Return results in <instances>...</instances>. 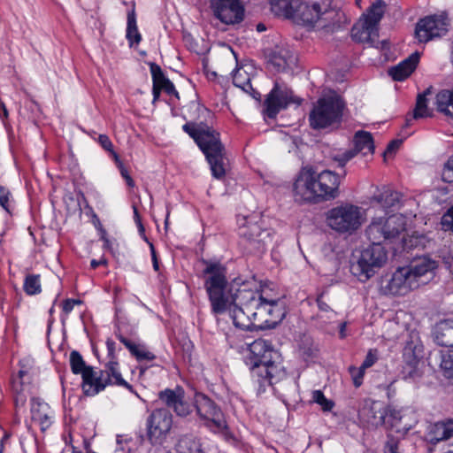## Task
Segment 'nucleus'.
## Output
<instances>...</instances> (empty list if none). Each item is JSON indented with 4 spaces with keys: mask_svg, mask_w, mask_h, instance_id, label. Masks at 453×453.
Instances as JSON below:
<instances>
[{
    "mask_svg": "<svg viewBox=\"0 0 453 453\" xmlns=\"http://www.w3.org/2000/svg\"><path fill=\"white\" fill-rule=\"evenodd\" d=\"M342 176L330 170L318 173L311 168H303L293 185L296 201L303 203H320L335 199Z\"/></svg>",
    "mask_w": 453,
    "mask_h": 453,
    "instance_id": "nucleus-1",
    "label": "nucleus"
},
{
    "mask_svg": "<svg viewBox=\"0 0 453 453\" xmlns=\"http://www.w3.org/2000/svg\"><path fill=\"white\" fill-rule=\"evenodd\" d=\"M200 263L205 265L202 272L204 278V288L211 303V312L214 315L225 313L231 310L230 296L226 294L227 287L226 267L219 260L202 257Z\"/></svg>",
    "mask_w": 453,
    "mask_h": 453,
    "instance_id": "nucleus-2",
    "label": "nucleus"
},
{
    "mask_svg": "<svg viewBox=\"0 0 453 453\" xmlns=\"http://www.w3.org/2000/svg\"><path fill=\"white\" fill-rule=\"evenodd\" d=\"M273 12L279 17H284L291 19L294 23L312 27L320 19H332L333 16H340L333 11L325 10L321 11L320 5L314 2H304L303 0H274L273 3Z\"/></svg>",
    "mask_w": 453,
    "mask_h": 453,
    "instance_id": "nucleus-3",
    "label": "nucleus"
},
{
    "mask_svg": "<svg viewBox=\"0 0 453 453\" xmlns=\"http://www.w3.org/2000/svg\"><path fill=\"white\" fill-rule=\"evenodd\" d=\"M69 363L72 372L81 375V388L86 396L96 395L111 383L110 378L104 377V372H96L93 366L88 365L78 350L70 352Z\"/></svg>",
    "mask_w": 453,
    "mask_h": 453,
    "instance_id": "nucleus-4",
    "label": "nucleus"
},
{
    "mask_svg": "<svg viewBox=\"0 0 453 453\" xmlns=\"http://www.w3.org/2000/svg\"><path fill=\"white\" fill-rule=\"evenodd\" d=\"M361 419L371 426L378 427L385 423V418L388 416L391 419V426L395 427V431L401 434H406L411 425L403 423L404 415L400 411L388 409L381 402L365 401L363 408L359 411Z\"/></svg>",
    "mask_w": 453,
    "mask_h": 453,
    "instance_id": "nucleus-5",
    "label": "nucleus"
},
{
    "mask_svg": "<svg viewBox=\"0 0 453 453\" xmlns=\"http://www.w3.org/2000/svg\"><path fill=\"white\" fill-rule=\"evenodd\" d=\"M365 219V210L352 203L334 207L326 213L328 226L341 234H352L362 226Z\"/></svg>",
    "mask_w": 453,
    "mask_h": 453,
    "instance_id": "nucleus-6",
    "label": "nucleus"
},
{
    "mask_svg": "<svg viewBox=\"0 0 453 453\" xmlns=\"http://www.w3.org/2000/svg\"><path fill=\"white\" fill-rule=\"evenodd\" d=\"M384 7L385 3L380 0L372 4L367 13L364 14L352 27L351 35L354 40L379 47L375 44V39L379 37L378 26L384 14Z\"/></svg>",
    "mask_w": 453,
    "mask_h": 453,
    "instance_id": "nucleus-7",
    "label": "nucleus"
},
{
    "mask_svg": "<svg viewBox=\"0 0 453 453\" xmlns=\"http://www.w3.org/2000/svg\"><path fill=\"white\" fill-rule=\"evenodd\" d=\"M388 259V254L382 245L372 243L365 249L357 262L350 265V272L360 281L365 282L372 277L376 269L381 267Z\"/></svg>",
    "mask_w": 453,
    "mask_h": 453,
    "instance_id": "nucleus-8",
    "label": "nucleus"
},
{
    "mask_svg": "<svg viewBox=\"0 0 453 453\" xmlns=\"http://www.w3.org/2000/svg\"><path fill=\"white\" fill-rule=\"evenodd\" d=\"M405 230V219L402 215H391L387 219L382 217L372 220L365 230L371 243L382 245L385 241H390L399 236Z\"/></svg>",
    "mask_w": 453,
    "mask_h": 453,
    "instance_id": "nucleus-9",
    "label": "nucleus"
},
{
    "mask_svg": "<svg viewBox=\"0 0 453 453\" xmlns=\"http://www.w3.org/2000/svg\"><path fill=\"white\" fill-rule=\"evenodd\" d=\"M343 103L338 96H328L318 101L310 113V124L314 129L326 128L339 121Z\"/></svg>",
    "mask_w": 453,
    "mask_h": 453,
    "instance_id": "nucleus-10",
    "label": "nucleus"
},
{
    "mask_svg": "<svg viewBox=\"0 0 453 453\" xmlns=\"http://www.w3.org/2000/svg\"><path fill=\"white\" fill-rule=\"evenodd\" d=\"M215 19L225 25H237L245 18V7L242 0H210Z\"/></svg>",
    "mask_w": 453,
    "mask_h": 453,
    "instance_id": "nucleus-11",
    "label": "nucleus"
},
{
    "mask_svg": "<svg viewBox=\"0 0 453 453\" xmlns=\"http://www.w3.org/2000/svg\"><path fill=\"white\" fill-rule=\"evenodd\" d=\"M291 103L300 104L301 100L296 98L293 92L288 88H282L278 83H275L273 88L267 95L264 103V117L265 119H273L277 114L288 107Z\"/></svg>",
    "mask_w": 453,
    "mask_h": 453,
    "instance_id": "nucleus-12",
    "label": "nucleus"
},
{
    "mask_svg": "<svg viewBox=\"0 0 453 453\" xmlns=\"http://www.w3.org/2000/svg\"><path fill=\"white\" fill-rule=\"evenodd\" d=\"M105 344L107 348L108 361L104 365V369L100 370V372H104V378H110V380H111V383L109 384V386L123 387L127 388L130 393L138 396V394L134 388V387L123 379L122 374L119 371V363L116 353V342L111 338H108L106 340Z\"/></svg>",
    "mask_w": 453,
    "mask_h": 453,
    "instance_id": "nucleus-13",
    "label": "nucleus"
},
{
    "mask_svg": "<svg viewBox=\"0 0 453 453\" xmlns=\"http://www.w3.org/2000/svg\"><path fill=\"white\" fill-rule=\"evenodd\" d=\"M157 396L166 410L173 411L179 417H187L193 411V405L186 400L185 390L180 386L161 390Z\"/></svg>",
    "mask_w": 453,
    "mask_h": 453,
    "instance_id": "nucleus-14",
    "label": "nucleus"
},
{
    "mask_svg": "<svg viewBox=\"0 0 453 453\" xmlns=\"http://www.w3.org/2000/svg\"><path fill=\"white\" fill-rule=\"evenodd\" d=\"M147 437L151 444L158 443L171 429L173 417L166 409H157L147 418Z\"/></svg>",
    "mask_w": 453,
    "mask_h": 453,
    "instance_id": "nucleus-15",
    "label": "nucleus"
},
{
    "mask_svg": "<svg viewBox=\"0 0 453 453\" xmlns=\"http://www.w3.org/2000/svg\"><path fill=\"white\" fill-rule=\"evenodd\" d=\"M448 23L443 16H427L418 20L415 28V36L419 42H427L444 35L448 31Z\"/></svg>",
    "mask_w": 453,
    "mask_h": 453,
    "instance_id": "nucleus-16",
    "label": "nucleus"
},
{
    "mask_svg": "<svg viewBox=\"0 0 453 453\" xmlns=\"http://www.w3.org/2000/svg\"><path fill=\"white\" fill-rule=\"evenodd\" d=\"M286 315V311L280 302L258 303L257 304V317L260 323L257 330L272 329L277 326Z\"/></svg>",
    "mask_w": 453,
    "mask_h": 453,
    "instance_id": "nucleus-17",
    "label": "nucleus"
},
{
    "mask_svg": "<svg viewBox=\"0 0 453 453\" xmlns=\"http://www.w3.org/2000/svg\"><path fill=\"white\" fill-rule=\"evenodd\" d=\"M127 325L123 322H119L115 325L114 335L115 337L129 350L130 354L135 357L138 362L148 360L152 361L156 356L148 351L144 345L136 344L128 336L135 334L134 328L127 329Z\"/></svg>",
    "mask_w": 453,
    "mask_h": 453,
    "instance_id": "nucleus-18",
    "label": "nucleus"
},
{
    "mask_svg": "<svg viewBox=\"0 0 453 453\" xmlns=\"http://www.w3.org/2000/svg\"><path fill=\"white\" fill-rule=\"evenodd\" d=\"M438 266V261L428 256H424L413 260L406 268L411 271V279L418 288L421 285H426L434 277Z\"/></svg>",
    "mask_w": 453,
    "mask_h": 453,
    "instance_id": "nucleus-19",
    "label": "nucleus"
},
{
    "mask_svg": "<svg viewBox=\"0 0 453 453\" xmlns=\"http://www.w3.org/2000/svg\"><path fill=\"white\" fill-rule=\"evenodd\" d=\"M374 151L373 139L370 133L358 131L354 136V149L347 150L342 154L335 155L334 160L343 167L348 161L353 158L357 153L364 156L372 154Z\"/></svg>",
    "mask_w": 453,
    "mask_h": 453,
    "instance_id": "nucleus-20",
    "label": "nucleus"
},
{
    "mask_svg": "<svg viewBox=\"0 0 453 453\" xmlns=\"http://www.w3.org/2000/svg\"><path fill=\"white\" fill-rule=\"evenodd\" d=\"M182 130L195 141L201 150H205L206 146L220 136L217 130L203 121L198 124L192 121L187 122L182 126Z\"/></svg>",
    "mask_w": 453,
    "mask_h": 453,
    "instance_id": "nucleus-21",
    "label": "nucleus"
},
{
    "mask_svg": "<svg viewBox=\"0 0 453 453\" xmlns=\"http://www.w3.org/2000/svg\"><path fill=\"white\" fill-rule=\"evenodd\" d=\"M201 151L204 154L211 170L212 176L220 180L226 175V169L223 163L225 147L220 141V136L211 142Z\"/></svg>",
    "mask_w": 453,
    "mask_h": 453,
    "instance_id": "nucleus-22",
    "label": "nucleus"
},
{
    "mask_svg": "<svg viewBox=\"0 0 453 453\" xmlns=\"http://www.w3.org/2000/svg\"><path fill=\"white\" fill-rule=\"evenodd\" d=\"M257 347L264 349V353L257 359V375L268 380V384L271 385L270 380L276 370L274 363L278 353L263 340H257Z\"/></svg>",
    "mask_w": 453,
    "mask_h": 453,
    "instance_id": "nucleus-23",
    "label": "nucleus"
},
{
    "mask_svg": "<svg viewBox=\"0 0 453 453\" xmlns=\"http://www.w3.org/2000/svg\"><path fill=\"white\" fill-rule=\"evenodd\" d=\"M410 272L406 266L398 268L385 287L386 291L394 296H404L411 290L418 288Z\"/></svg>",
    "mask_w": 453,
    "mask_h": 453,
    "instance_id": "nucleus-24",
    "label": "nucleus"
},
{
    "mask_svg": "<svg viewBox=\"0 0 453 453\" xmlns=\"http://www.w3.org/2000/svg\"><path fill=\"white\" fill-rule=\"evenodd\" d=\"M191 404L202 419L217 423L221 415V411L215 402L203 393H196L194 403Z\"/></svg>",
    "mask_w": 453,
    "mask_h": 453,
    "instance_id": "nucleus-25",
    "label": "nucleus"
},
{
    "mask_svg": "<svg viewBox=\"0 0 453 453\" xmlns=\"http://www.w3.org/2000/svg\"><path fill=\"white\" fill-rule=\"evenodd\" d=\"M263 54L266 63L276 71L284 70L286 66L291 65L295 60L290 50L280 47H276L275 49L265 48Z\"/></svg>",
    "mask_w": 453,
    "mask_h": 453,
    "instance_id": "nucleus-26",
    "label": "nucleus"
},
{
    "mask_svg": "<svg viewBox=\"0 0 453 453\" xmlns=\"http://www.w3.org/2000/svg\"><path fill=\"white\" fill-rule=\"evenodd\" d=\"M255 65L250 61V64H244L236 67L233 73V83L235 87L242 88L244 92L255 98V89L252 87L251 80Z\"/></svg>",
    "mask_w": 453,
    "mask_h": 453,
    "instance_id": "nucleus-27",
    "label": "nucleus"
},
{
    "mask_svg": "<svg viewBox=\"0 0 453 453\" xmlns=\"http://www.w3.org/2000/svg\"><path fill=\"white\" fill-rule=\"evenodd\" d=\"M50 407L39 397L31 399V417L32 420L37 422L42 432L46 431L51 425Z\"/></svg>",
    "mask_w": 453,
    "mask_h": 453,
    "instance_id": "nucleus-28",
    "label": "nucleus"
},
{
    "mask_svg": "<svg viewBox=\"0 0 453 453\" xmlns=\"http://www.w3.org/2000/svg\"><path fill=\"white\" fill-rule=\"evenodd\" d=\"M419 60L418 52L412 53L409 58L389 69V74L395 81H403L416 69Z\"/></svg>",
    "mask_w": 453,
    "mask_h": 453,
    "instance_id": "nucleus-29",
    "label": "nucleus"
},
{
    "mask_svg": "<svg viewBox=\"0 0 453 453\" xmlns=\"http://www.w3.org/2000/svg\"><path fill=\"white\" fill-rule=\"evenodd\" d=\"M252 216H237L238 235L240 237V245L247 248L252 245L254 239V223Z\"/></svg>",
    "mask_w": 453,
    "mask_h": 453,
    "instance_id": "nucleus-30",
    "label": "nucleus"
},
{
    "mask_svg": "<svg viewBox=\"0 0 453 453\" xmlns=\"http://www.w3.org/2000/svg\"><path fill=\"white\" fill-rule=\"evenodd\" d=\"M451 436H453V419L432 425L427 434V440L431 443L436 444L439 441L449 439Z\"/></svg>",
    "mask_w": 453,
    "mask_h": 453,
    "instance_id": "nucleus-31",
    "label": "nucleus"
},
{
    "mask_svg": "<svg viewBox=\"0 0 453 453\" xmlns=\"http://www.w3.org/2000/svg\"><path fill=\"white\" fill-rule=\"evenodd\" d=\"M434 339L439 345L453 347V319H446L436 325Z\"/></svg>",
    "mask_w": 453,
    "mask_h": 453,
    "instance_id": "nucleus-32",
    "label": "nucleus"
},
{
    "mask_svg": "<svg viewBox=\"0 0 453 453\" xmlns=\"http://www.w3.org/2000/svg\"><path fill=\"white\" fill-rule=\"evenodd\" d=\"M131 9L127 11V31L126 38L128 41L129 46L132 47L134 44H139L142 41V35L138 31L136 24V12H135V2H131Z\"/></svg>",
    "mask_w": 453,
    "mask_h": 453,
    "instance_id": "nucleus-33",
    "label": "nucleus"
},
{
    "mask_svg": "<svg viewBox=\"0 0 453 453\" xmlns=\"http://www.w3.org/2000/svg\"><path fill=\"white\" fill-rule=\"evenodd\" d=\"M437 111L453 118V91L441 90L435 97Z\"/></svg>",
    "mask_w": 453,
    "mask_h": 453,
    "instance_id": "nucleus-34",
    "label": "nucleus"
},
{
    "mask_svg": "<svg viewBox=\"0 0 453 453\" xmlns=\"http://www.w3.org/2000/svg\"><path fill=\"white\" fill-rule=\"evenodd\" d=\"M372 199L383 208H394L400 201V194L390 188H383V189L378 195H374Z\"/></svg>",
    "mask_w": 453,
    "mask_h": 453,
    "instance_id": "nucleus-35",
    "label": "nucleus"
},
{
    "mask_svg": "<svg viewBox=\"0 0 453 453\" xmlns=\"http://www.w3.org/2000/svg\"><path fill=\"white\" fill-rule=\"evenodd\" d=\"M230 317L235 327L247 331L255 329V324L245 315L241 307L234 305V309L230 310Z\"/></svg>",
    "mask_w": 453,
    "mask_h": 453,
    "instance_id": "nucleus-36",
    "label": "nucleus"
},
{
    "mask_svg": "<svg viewBox=\"0 0 453 453\" xmlns=\"http://www.w3.org/2000/svg\"><path fill=\"white\" fill-rule=\"evenodd\" d=\"M259 303L280 302L276 286L272 281H261L259 286Z\"/></svg>",
    "mask_w": 453,
    "mask_h": 453,
    "instance_id": "nucleus-37",
    "label": "nucleus"
},
{
    "mask_svg": "<svg viewBox=\"0 0 453 453\" xmlns=\"http://www.w3.org/2000/svg\"><path fill=\"white\" fill-rule=\"evenodd\" d=\"M422 357V347L408 343L403 349V359L405 365L419 366L420 358Z\"/></svg>",
    "mask_w": 453,
    "mask_h": 453,
    "instance_id": "nucleus-38",
    "label": "nucleus"
},
{
    "mask_svg": "<svg viewBox=\"0 0 453 453\" xmlns=\"http://www.w3.org/2000/svg\"><path fill=\"white\" fill-rule=\"evenodd\" d=\"M431 94L430 88H427L417 97L416 107L413 111V119L425 118L430 116L429 109L427 108L426 96Z\"/></svg>",
    "mask_w": 453,
    "mask_h": 453,
    "instance_id": "nucleus-39",
    "label": "nucleus"
},
{
    "mask_svg": "<svg viewBox=\"0 0 453 453\" xmlns=\"http://www.w3.org/2000/svg\"><path fill=\"white\" fill-rule=\"evenodd\" d=\"M150 71L152 78V86L159 88L162 89V87H165L170 80L165 76L162 68L154 62H150L149 64Z\"/></svg>",
    "mask_w": 453,
    "mask_h": 453,
    "instance_id": "nucleus-40",
    "label": "nucleus"
},
{
    "mask_svg": "<svg viewBox=\"0 0 453 453\" xmlns=\"http://www.w3.org/2000/svg\"><path fill=\"white\" fill-rule=\"evenodd\" d=\"M23 289L28 296H35L42 292L40 276L27 274L24 280Z\"/></svg>",
    "mask_w": 453,
    "mask_h": 453,
    "instance_id": "nucleus-41",
    "label": "nucleus"
},
{
    "mask_svg": "<svg viewBox=\"0 0 453 453\" xmlns=\"http://www.w3.org/2000/svg\"><path fill=\"white\" fill-rule=\"evenodd\" d=\"M440 367L444 376L453 380V349L441 354Z\"/></svg>",
    "mask_w": 453,
    "mask_h": 453,
    "instance_id": "nucleus-42",
    "label": "nucleus"
},
{
    "mask_svg": "<svg viewBox=\"0 0 453 453\" xmlns=\"http://www.w3.org/2000/svg\"><path fill=\"white\" fill-rule=\"evenodd\" d=\"M253 342H246L243 345L240 346V353L243 356V361L250 370L255 369V351L253 350Z\"/></svg>",
    "mask_w": 453,
    "mask_h": 453,
    "instance_id": "nucleus-43",
    "label": "nucleus"
},
{
    "mask_svg": "<svg viewBox=\"0 0 453 453\" xmlns=\"http://www.w3.org/2000/svg\"><path fill=\"white\" fill-rule=\"evenodd\" d=\"M114 162L117 165V166L119 170L120 175L125 180L127 187L133 188L135 186V182L133 180V178L131 177V175L129 174V172L127 169V167L122 163L119 154H114Z\"/></svg>",
    "mask_w": 453,
    "mask_h": 453,
    "instance_id": "nucleus-44",
    "label": "nucleus"
},
{
    "mask_svg": "<svg viewBox=\"0 0 453 453\" xmlns=\"http://www.w3.org/2000/svg\"><path fill=\"white\" fill-rule=\"evenodd\" d=\"M12 195L4 186L0 184V206L10 215L12 214V209L10 205Z\"/></svg>",
    "mask_w": 453,
    "mask_h": 453,
    "instance_id": "nucleus-45",
    "label": "nucleus"
},
{
    "mask_svg": "<svg viewBox=\"0 0 453 453\" xmlns=\"http://www.w3.org/2000/svg\"><path fill=\"white\" fill-rule=\"evenodd\" d=\"M312 400L319 404L324 411H330L334 406V403L327 400L320 390L312 392Z\"/></svg>",
    "mask_w": 453,
    "mask_h": 453,
    "instance_id": "nucleus-46",
    "label": "nucleus"
},
{
    "mask_svg": "<svg viewBox=\"0 0 453 453\" xmlns=\"http://www.w3.org/2000/svg\"><path fill=\"white\" fill-rule=\"evenodd\" d=\"M365 370L366 369L363 368V366L358 368L355 366H349V372L356 388H359L362 385Z\"/></svg>",
    "mask_w": 453,
    "mask_h": 453,
    "instance_id": "nucleus-47",
    "label": "nucleus"
},
{
    "mask_svg": "<svg viewBox=\"0 0 453 453\" xmlns=\"http://www.w3.org/2000/svg\"><path fill=\"white\" fill-rule=\"evenodd\" d=\"M22 382L19 385L15 380L12 382V388L15 391L14 403L16 407H23L27 402V396L22 393Z\"/></svg>",
    "mask_w": 453,
    "mask_h": 453,
    "instance_id": "nucleus-48",
    "label": "nucleus"
},
{
    "mask_svg": "<svg viewBox=\"0 0 453 453\" xmlns=\"http://www.w3.org/2000/svg\"><path fill=\"white\" fill-rule=\"evenodd\" d=\"M273 231L272 229H265L259 233V240L257 242L261 243L262 251L273 244Z\"/></svg>",
    "mask_w": 453,
    "mask_h": 453,
    "instance_id": "nucleus-49",
    "label": "nucleus"
},
{
    "mask_svg": "<svg viewBox=\"0 0 453 453\" xmlns=\"http://www.w3.org/2000/svg\"><path fill=\"white\" fill-rule=\"evenodd\" d=\"M403 374L404 379H410L415 380L421 377V371L418 365H405L403 369Z\"/></svg>",
    "mask_w": 453,
    "mask_h": 453,
    "instance_id": "nucleus-50",
    "label": "nucleus"
},
{
    "mask_svg": "<svg viewBox=\"0 0 453 453\" xmlns=\"http://www.w3.org/2000/svg\"><path fill=\"white\" fill-rule=\"evenodd\" d=\"M97 142L101 145V147L104 150L108 151L114 159V154L118 153L113 150V144L109 136L107 134H99Z\"/></svg>",
    "mask_w": 453,
    "mask_h": 453,
    "instance_id": "nucleus-51",
    "label": "nucleus"
},
{
    "mask_svg": "<svg viewBox=\"0 0 453 453\" xmlns=\"http://www.w3.org/2000/svg\"><path fill=\"white\" fill-rule=\"evenodd\" d=\"M441 178L445 182H453V156L444 165L441 172Z\"/></svg>",
    "mask_w": 453,
    "mask_h": 453,
    "instance_id": "nucleus-52",
    "label": "nucleus"
},
{
    "mask_svg": "<svg viewBox=\"0 0 453 453\" xmlns=\"http://www.w3.org/2000/svg\"><path fill=\"white\" fill-rule=\"evenodd\" d=\"M377 360H378L377 350L370 349L368 351L363 364L361 365V366H363V368H365V369H367V368L372 366L376 363Z\"/></svg>",
    "mask_w": 453,
    "mask_h": 453,
    "instance_id": "nucleus-53",
    "label": "nucleus"
},
{
    "mask_svg": "<svg viewBox=\"0 0 453 453\" xmlns=\"http://www.w3.org/2000/svg\"><path fill=\"white\" fill-rule=\"evenodd\" d=\"M385 453H400L399 441L393 437H388L385 445Z\"/></svg>",
    "mask_w": 453,
    "mask_h": 453,
    "instance_id": "nucleus-54",
    "label": "nucleus"
},
{
    "mask_svg": "<svg viewBox=\"0 0 453 453\" xmlns=\"http://www.w3.org/2000/svg\"><path fill=\"white\" fill-rule=\"evenodd\" d=\"M189 107L191 109H194L195 111L198 113V116L200 114H207L208 116H211L212 112L211 110H209L207 107H205L203 104H200L198 101H192L189 104Z\"/></svg>",
    "mask_w": 453,
    "mask_h": 453,
    "instance_id": "nucleus-55",
    "label": "nucleus"
},
{
    "mask_svg": "<svg viewBox=\"0 0 453 453\" xmlns=\"http://www.w3.org/2000/svg\"><path fill=\"white\" fill-rule=\"evenodd\" d=\"M441 224L444 226L451 227L453 231V207L450 208L441 218Z\"/></svg>",
    "mask_w": 453,
    "mask_h": 453,
    "instance_id": "nucleus-56",
    "label": "nucleus"
},
{
    "mask_svg": "<svg viewBox=\"0 0 453 453\" xmlns=\"http://www.w3.org/2000/svg\"><path fill=\"white\" fill-rule=\"evenodd\" d=\"M162 91H165L167 95L173 96L177 99H180L179 92L176 90L174 84L170 81L165 87H162Z\"/></svg>",
    "mask_w": 453,
    "mask_h": 453,
    "instance_id": "nucleus-57",
    "label": "nucleus"
},
{
    "mask_svg": "<svg viewBox=\"0 0 453 453\" xmlns=\"http://www.w3.org/2000/svg\"><path fill=\"white\" fill-rule=\"evenodd\" d=\"M149 246H150V250L153 269L156 272H159V261L157 258V255L155 247L152 242H149Z\"/></svg>",
    "mask_w": 453,
    "mask_h": 453,
    "instance_id": "nucleus-58",
    "label": "nucleus"
},
{
    "mask_svg": "<svg viewBox=\"0 0 453 453\" xmlns=\"http://www.w3.org/2000/svg\"><path fill=\"white\" fill-rule=\"evenodd\" d=\"M402 143V141L401 140H393L391 141L387 149H386V151H385V155H388V154H394L397 150L398 148L400 147Z\"/></svg>",
    "mask_w": 453,
    "mask_h": 453,
    "instance_id": "nucleus-59",
    "label": "nucleus"
},
{
    "mask_svg": "<svg viewBox=\"0 0 453 453\" xmlns=\"http://www.w3.org/2000/svg\"><path fill=\"white\" fill-rule=\"evenodd\" d=\"M9 118V111L6 108L5 104L0 100V119H2L4 126H6V121Z\"/></svg>",
    "mask_w": 453,
    "mask_h": 453,
    "instance_id": "nucleus-60",
    "label": "nucleus"
},
{
    "mask_svg": "<svg viewBox=\"0 0 453 453\" xmlns=\"http://www.w3.org/2000/svg\"><path fill=\"white\" fill-rule=\"evenodd\" d=\"M73 303H72L70 298L65 299L62 303V310L65 315H68L73 310Z\"/></svg>",
    "mask_w": 453,
    "mask_h": 453,
    "instance_id": "nucleus-61",
    "label": "nucleus"
},
{
    "mask_svg": "<svg viewBox=\"0 0 453 453\" xmlns=\"http://www.w3.org/2000/svg\"><path fill=\"white\" fill-rule=\"evenodd\" d=\"M11 437V434L4 432L3 437L0 439V453H5V445Z\"/></svg>",
    "mask_w": 453,
    "mask_h": 453,
    "instance_id": "nucleus-62",
    "label": "nucleus"
},
{
    "mask_svg": "<svg viewBox=\"0 0 453 453\" xmlns=\"http://www.w3.org/2000/svg\"><path fill=\"white\" fill-rule=\"evenodd\" d=\"M317 303H318V306H319L320 311H330L329 305L326 302L323 301L322 296H319L317 298Z\"/></svg>",
    "mask_w": 453,
    "mask_h": 453,
    "instance_id": "nucleus-63",
    "label": "nucleus"
},
{
    "mask_svg": "<svg viewBox=\"0 0 453 453\" xmlns=\"http://www.w3.org/2000/svg\"><path fill=\"white\" fill-rule=\"evenodd\" d=\"M161 91H162V89H160L159 88L152 86V96H153L152 104L153 105H155L157 104V102L159 100Z\"/></svg>",
    "mask_w": 453,
    "mask_h": 453,
    "instance_id": "nucleus-64",
    "label": "nucleus"
}]
</instances>
